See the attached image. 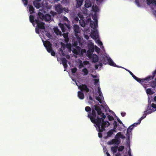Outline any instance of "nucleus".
Returning <instances> with one entry per match:
<instances>
[{
    "label": "nucleus",
    "mask_w": 156,
    "mask_h": 156,
    "mask_svg": "<svg viewBox=\"0 0 156 156\" xmlns=\"http://www.w3.org/2000/svg\"><path fill=\"white\" fill-rule=\"evenodd\" d=\"M30 21V22L32 23L33 25H34V22H35L34 21V17L33 15H30L29 17Z\"/></svg>",
    "instance_id": "5701e85b"
},
{
    "label": "nucleus",
    "mask_w": 156,
    "mask_h": 156,
    "mask_svg": "<svg viewBox=\"0 0 156 156\" xmlns=\"http://www.w3.org/2000/svg\"><path fill=\"white\" fill-rule=\"evenodd\" d=\"M50 13L51 14L53 17L56 14L55 12L53 11H50Z\"/></svg>",
    "instance_id": "ea45409f"
},
{
    "label": "nucleus",
    "mask_w": 156,
    "mask_h": 156,
    "mask_svg": "<svg viewBox=\"0 0 156 156\" xmlns=\"http://www.w3.org/2000/svg\"><path fill=\"white\" fill-rule=\"evenodd\" d=\"M151 86L153 88H155L156 86V82L152 81L151 83Z\"/></svg>",
    "instance_id": "2f4dec72"
},
{
    "label": "nucleus",
    "mask_w": 156,
    "mask_h": 156,
    "mask_svg": "<svg viewBox=\"0 0 156 156\" xmlns=\"http://www.w3.org/2000/svg\"><path fill=\"white\" fill-rule=\"evenodd\" d=\"M117 120L118 122L120 124H122V126H124V124L122 123V121L120 120L119 119L118 117L117 118Z\"/></svg>",
    "instance_id": "a18cd8bd"
},
{
    "label": "nucleus",
    "mask_w": 156,
    "mask_h": 156,
    "mask_svg": "<svg viewBox=\"0 0 156 156\" xmlns=\"http://www.w3.org/2000/svg\"><path fill=\"white\" fill-rule=\"evenodd\" d=\"M106 154H107V156H111L110 155V154L108 152V151H107L106 152Z\"/></svg>",
    "instance_id": "338daca9"
},
{
    "label": "nucleus",
    "mask_w": 156,
    "mask_h": 156,
    "mask_svg": "<svg viewBox=\"0 0 156 156\" xmlns=\"http://www.w3.org/2000/svg\"><path fill=\"white\" fill-rule=\"evenodd\" d=\"M76 83L77 86L81 90V91L83 92V91H85L87 93L89 91V89L88 88L86 85L85 84H82V85L79 86L76 82Z\"/></svg>",
    "instance_id": "423d86ee"
},
{
    "label": "nucleus",
    "mask_w": 156,
    "mask_h": 156,
    "mask_svg": "<svg viewBox=\"0 0 156 156\" xmlns=\"http://www.w3.org/2000/svg\"><path fill=\"white\" fill-rule=\"evenodd\" d=\"M74 31L76 33H79L80 27L78 25L75 24L73 27Z\"/></svg>",
    "instance_id": "a211bd4d"
},
{
    "label": "nucleus",
    "mask_w": 156,
    "mask_h": 156,
    "mask_svg": "<svg viewBox=\"0 0 156 156\" xmlns=\"http://www.w3.org/2000/svg\"><path fill=\"white\" fill-rule=\"evenodd\" d=\"M39 29H40L39 28L37 27L36 28V29H35L36 32L37 34H39L40 33Z\"/></svg>",
    "instance_id": "3c124183"
},
{
    "label": "nucleus",
    "mask_w": 156,
    "mask_h": 156,
    "mask_svg": "<svg viewBox=\"0 0 156 156\" xmlns=\"http://www.w3.org/2000/svg\"><path fill=\"white\" fill-rule=\"evenodd\" d=\"M85 111L88 112L87 116L89 118L92 122L94 123L96 125H98L99 124V121H100V119H98L96 120L95 119V118L96 117V113L94 110V108H92L91 109V108L89 106H86L85 108Z\"/></svg>",
    "instance_id": "f03ea898"
},
{
    "label": "nucleus",
    "mask_w": 156,
    "mask_h": 156,
    "mask_svg": "<svg viewBox=\"0 0 156 156\" xmlns=\"http://www.w3.org/2000/svg\"><path fill=\"white\" fill-rule=\"evenodd\" d=\"M74 20L78 22L79 20V17L77 16H76L75 17Z\"/></svg>",
    "instance_id": "052dcab7"
},
{
    "label": "nucleus",
    "mask_w": 156,
    "mask_h": 156,
    "mask_svg": "<svg viewBox=\"0 0 156 156\" xmlns=\"http://www.w3.org/2000/svg\"><path fill=\"white\" fill-rule=\"evenodd\" d=\"M78 45L77 43V42H75L74 43V46H76Z\"/></svg>",
    "instance_id": "774afa93"
},
{
    "label": "nucleus",
    "mask_w": 156,
    "mask_h": 156,
    "mask_svg": "<svg viewBox=\"0 0 156 156\" xmlns=\"http://www.w3.org/2000/svg\"><path fill=\"white\" fill-rule=\"evenodd\" d=\"M51 16L49 14H46L44 16V19L45 21H48L51 20Z\"/></svg>",
    "instance_id": "f3484780"
},
{
    "label": "nucleus",
    "mask_w": 156,
    "mask_h": 156,
    "mask_svg": "<svg viewBox=\"0 0 156 156\" xmlns=\"http://www.w3.org/2000/svg\"><path fill=\"white\" fill-rule=\"evenodd\" d=\"M106 59H108V63L110 65L115 67H119L117 66L116 64L113 62L110 58L107 57Z\"/></svg>",
    "instance_id": "9d476101"
},
{
    "label": "nucleus",
    "mask_w": 156,
    "mask_h": 156,
    "mask_svg": "<svg viewBox=\"0 0 156 156\" xmlns=\"http://www.w3.org/2000/svg\"><path fill=\"white\" fill-rule=\"evenodd\" d=\"M61 61L62 62V63L63 64L64 67L65 69H66L68 67V65L67 64V60L65 58H62L61 59Z\"/></svg>",
    "instance_id": "ddd939ff"
},
{
    "label": "nucleus",
    "mask_w": 156,
    "mask_h": 156,
    "mask_svg": "<svg viewBox=\"0 0 156 156\" xmlns=\"http://www.w3.org/2000/svg\"><path fill=\"white\" fill-rule=\"evenodd\" d=\"M122 126V124H120V125H118V129L119 131H121L122 129V126Z\"/></svg>",
    "instance_id": "79ce46f5"
},
{
    "label": "nucleus",
    "mask_w": 156,
    "mask_h": 156,
    "mask_svg": "<svg viewBox=\"0 0 156 156\" xmlns=\"http://www.w3.org/2000/svg\"><path fill=\"white\" fill-rule=\"evenodd\" d=\"M77 69L76 68L74 67L72 69L71 71L73 73H75L77 71Z\"/></svg>",
    "instance_id": "a19ab883"
},
{
    "label": "nucleus",
    "mask_w": 156,
    "mask_h": 156,
    "mask_svg": "<svg viewBox=\"0 0 156 156\" xmlns=\"http://www.w3.org/2000/svg\"><path fill=\"white\" fill-rule=\"evenodd\" d=\"M51 53V55L52 56H55V52L54 51L52 50L50 52Z\"/></svg>",
    "instance_id": "864d4df0"
},
{
    "label": "nucleus",
    "mask_w": 156,
    "mask_h": 156,
    "mask_svg": "<svg viewBox=\"0 0 156 156\" xmlns=\"http://www.w3.org/2000/svg\"><path fill=\"white\" fill-rule=\"evenodd\" d=\"M96 128H97L98 129V127H96ZM98 131L99 132L98 133V137L99 138H101L102 137V133H101V132H100L99 131V129H98Z\"/></svg>",
    "instance_id": "49530a36"
},
{
    "label": "nucleus",
    "mask_w": 156,
    "mask_h": 156,
    "mask_svg": "<svg viewBox=\"0 0 156 156\" xmlns=\"http://www.w3.org/2000/svg\"><path fill=\"white\" fill-rule=\"evenodd\" d=\"M66 47L69 50V51L71 50L72 49V45L70 43H67L66 44Z\"/></svg>",
    "instance_id": "72a5a7b5"
},
{
    "label": "nucleus",
    "mask_w": 156,
    "mask_h": 156,
    "mask_svg": "<svg viewBox=\"0 0 156 156\" xmlns=\"http://www.w3.org/2000/svg\"><path fill=\"white\" fill-rule=\"evenodd\" d=\"M54 31L57 34V35H61L62 34L61 32L58 29V27H55L54 28Z\"/></svg>",
    "instance_id": "b1692460"
},
{
    "label": "nucleus",
    "mask_w": 156,
    "mask_h": 156,
    "mask_svg": "<svg viewBox=\"0 0 156 156\" xmlns=\"http://www.w3.org/2000/svg\"><path fill=\"white\" fill-rule=\"evenodd\" d=\"M121 135H122L121 133V132H119L117 133V134L116 135V136H117L119 137H120Z\"/></svg>",
    "instance_id": "4d7b16f0"
},
{
    "label": "nucleus",
    "mask_w": 156,
    "mask_h": 156,
    "mask_svg": "<svg viewBox=\"0 0 156 156\" xmlns=\"http://www.w3.org/2000/svg\"><path fill=\"white\" fill-rule=\"evenodd\" d=\"M130 127H129L127 129V133L126 134L127 137V140L129 141V140L130 138V134L131 133V129H130Z\"/></svg>",
    "instance_id": "aec40b11"
},
{
    "label": "nucleus",
    "mask_w": 156,
    "mask_h": 156,
    "mask_svg": "<svg viewBox=\"0 0 156 156\" xmlns=\"http://www.w3.org/2000/svg\"><path fill=\"white\" fill-rule=\"evenodd\" d=\"M119 141L118 140L113 139L111 141H109L108 144L110 145L115 144L117 145L119 144Z\"/></svg>",
    "instance_id": "f8f14e48"
},
{
    "label": "nucleus",
    "mask_w": 156,
    "mask_h": 156,
    "mask_svg": "<svg viewBox=\"0 0 156 156\" xmlns=\"http://www.w3.org/2000/svg\"><path fill=\"white\" fill-rule=\"evenodd\" d=\"M148 112V110H147V111H144V114H143V116L142 117H141L143 118V119H144V118H145L146 116H147V112Z\"/></svg>",
    "instance_id": "4c0bfd02"
},
{
    "label": "nucleus",
    "mask_w": 156,
    "mask_h": 156,
    "mask_svg": "<svg viewBox=\"0 0 156 156\" xmlns=\"http://www.w3.org/2000/svg\"><path fill=\"white\" fill-rule=\"evenodd\" d=\"M153 76H149L147 77L144 78V81H149L151 79H153L155 75L156 74V69L154 71L153 73Z\"/></svg>",
    "instance_id": "1a4fd4ad"
},
{
    "label": "nucleus",
    "mask_w": 156,
    "mask_h": 156,
    "mask_svg": "<svg viewBox=\"0 0 156 156\" xmlns=\"http://www.w3.org/2000/svg\"><path fill=\"white\" fill-rule=\"evenodd\" d=\"M82 71L83 72L84 75H87L88 73V71L86 68H84L82 69Z\"/></svg>",
    "instance_id": "7c9ffc66"
},
{
    "label": "nucleus",
    "mask_w": 156,
    "mask_h": 156,
    "mask_svg": "<svg viewBox=\"0 0 156 156\" xmlns=\"http://www.w3.org/2000/svg\"><path fill=\"white\" fill-rule=\"evenodd\" d=\"M92 19L94 20L95 23L94 21H91L90 25V27L93 29H95L98 24V20L96 16H94L92 17Z\"/></svg>",
    "instance_id": "39448f33"
},
{
    "label": "nucleus",
    "mask_w": 156,
    "mask_h": 156,
    "mask_svg": "<svg viewBox=\"0 0 156 156\" xmlns=\"http://www.w3.org/2000/svg\"><path fill=\"white\" fill-rule=\"evenodd\" d=\"M89 100L92 101L93 100V98L90 95H89Z\"/></svg>",
    "instance_id": "680f3d73"
},
{
    "label": "nucleus",
    "mask_w": 156,
    "mask_h": 156,
    "mask_svg": "<svg viewBox=\"0 0 156 156\" xmlns=\"http://www.w3.org/2000/svg\"><path fill=\"white\" fill-rule=\"evenodd\" d=\"M147 4L149 5L152 4V3H150L151 2H153L152 0H147Z\"/></svg>",
    "instance_id": "5fc2aeb1"
},
{
    "label": "nucleus",
    "mask_w": 156,
    "mask_h": 156,
    "mask_svg": "<svg viewBox=\"0 0 156 156\" xmlns=\"http://www.w3.org/2000/svg\"><path fill=\"white\" fill-rule=\"evenodd\" d=\"M92 9L95 12H98L99 10L98 7L96 6H93L92 7Z\"/></svg>",
    "instance_id": "473e14b6"
},
{
    "label": "nucleus",
    "mask_w": 156,
    "mask_h": 156,
    "mask_svg": "<svg viewBox=\"0 0 156 156\" xmlns=\"http://www.w3.org/2000/svg\"><path fill=\"white\" fill-rule=\"evenodd\" d=\"M97 34L98 33L97 31H93L91 32L90 36L93 39L96 40L98 38Z\"/></svg>",
    "instance_id": "9b49d317"
},
{
    "label": "nucleus",
    "mask_w": 156,
    "mask_h": 156,
    "mask_svg": "<svg viewBox=\"0 0 156 156\" xmlns=\"http://www.w3.org/2000/svg\"><path fill=\"white\" fill-rule=\"evenodd\" d=\"M86 8H88L91 6V2L90 0H86L84 5Z\"/></svg>",
    "instance_id": "2eb2a0df"
},
{
    "label": "nucleus",
    "mask_w": 156,
    "mask_h": 156,
    "mask_svg": "<svg viewBox=\"0 0 156 156\" xmlns=\"http://www.w3.org/2000/svg\"><path fill=\"white\" fill-rule=\"evenodd\" d=\"M135 3L138 6H140V5L139 4V0H135Z\"/></svg>",
    "instance_id": "603ef678"
},
{
    "label": "nucleus",
    "mask_w": 156,
    "mask_h": 156,
    "mask_svg": "<svg viewBox=\"0 0 156 156\" xmlns=\"http://www.w3.org/2000/svg\"><path fill=\"white\" fill-rule=\"evenodd\" d=\"M108 57L106 56V57H103L102 58V59L101 60V61L102 63L104 64H106L108 63V59H106V58Z\"/></svg>",
    "instance_id": "a878e982"
},
{
    "label": "nucleus",
    "mask_w": 156,
    "mask_h": 156,
    "mask_svg": "<svg viewBox=\"0 0 156 156\" xmlns=\"http://www.w3.org/2000/svg\"><path fill=\"white\" fill-rule=\"evenodd\" d=\"M78 97L80 99H83L84 98V94L82 92L79 91L78 92Z\"/></svg>",
    "instance_id": "6ab92c4d"
},
{
    "label": "nucleus",
    "mask_w": 156,
    "mask_h": 156,
    "mask_svg": "<svg viewBox=\"0 0 156 156\" xmlns=\"http://www.w3.org/2000/svg\"><path fill=\"white\" fill-rule=\"evenodd\" d=\"M29 10L30 12V14H32L34 12V9L32 5H30L29 7Z\"/></svg>",
    "instance_id": "cd10ccee"
},
{
    "label": "nucleus",
    "mask_w": 156,
    "mask_h": 156,
    "mask_svg": "<svg viewBox=\"0 0 156 156\" xmlns=\"http://www.w3.org/2000/svg\"><path fill=\"white\" fill-rule=\"evenodd\" d=\"M38 15L40 19H44V14L41 12L38 13Z\"/></svg>",
    "instance_id": "f704fd0d"
},
{
    "label": "nucleus",
    "mask_w": 156,
    "mask_h": 156,
    "mask_svg": "<svg viewBox=\"0 0 156 156\" xmlns=\"http://www.w3.org/2000/svg\"><path fill=\"white\" fill-rule=\"evenodd\" d=\"M124 149V147L123 146H120L118 149L119 151H122Z\"/></svg>",
    "instance_id": "c9c22d12"
},
{
    "label": "nucleus",
    "mask_w": 156,
    "mask_h": 156,
    "mask_svg": "<svg viewBox=\"0 0 156 156\" xmlns=\"http://www.w3.org/2000/svg\"><path fill=\"white\" fill-rule=\"evenodd\" d=\"M98 42L100 46L102 45V43L99 39L98 40Z\"/></svg>",
    "instance_id": "6e6d98bb"
},
{
    "label": "nucleus",
    "mask_w": 156,
    "mask_h": 156,
    "mask_svg": "<svg viewBox=\"0 0 156 156\" xmlns=\"http://www.w3.org/2000/svg\"><path fill=\"white\" fill-rule=\"evenodd\" d=\"M35 23L37 24V28L42 30H44L45 29V24L39 20L38 18L35 20Z\"/></svg>",
    "instance_id": "20e7f679"
},
{
    "label": "nucleus",
    "mask_w": 156,
    "mask_h": 156,
    "mask_svg": "<svg viewBox=\"0 0 156 156\" xmlns=\"http://www.w3.org/2000/svg\"><path fill=\"white\" fill-rule=\"evenodd\" d=\"M102 63H102V62H99V64L97 65L98 66H102Z\"/></svg>",
    "instance_id": "0e129e2a"
},
{
    "label": "nucleus",
    "mask_w": 156,
    "mask_h": 156,
    "mask_svg": "<svg viewBox=\"0 0 156 156\" xmlns=\"http://www.w3.org/2000/svg\"><path fill=\"white\" fill-rule=\"evenodd\" d=\"M116 130H115L113 129H112L109 130L107 133V136L106 137V138L111 136L113 133L114 132H116Z\"/></svg>",
    "instance_id": "4468645a"
},
{
    "label": "nucleus",
    "mask_w": 156,
    "mask_h": 156,
    "mask_svg": "<svg viewBox=\"0 0 156 156\" xmlns=\"http://www.w3.org/2000/svg\"><path fill=\"white\" fill-rule=\"evenodd\" d=\"M25 5H27L28 3L27 0H22Z\"/></svg>",
    "instance_id": "de8ad7c7"
},
{
    "label": "nucleus",
    "mask_w": 156,
    "mask_h": 156,
    "mask_svg": "<svg viewBox=\"0 0 156 156\" xmlns=\"http://www.w3.org/2000/svg\"><path fill=\"white\" fill-rule=\"evenodd\" d=\"M92 61L95 63L98 61V56L96 54H94L92 57Z\"/></svg>",
    "instance_id": "dca6fc26"
},
{
    "label": "nucleus",
    "mask_w": 156,
    "mask_h": 156,
    "mask_svg": "<svg viewBox=\"0 0 156 156\" xmlns=\"http://www.w3.org/2000/svg\"><path fill=\"white\" fill-rule=\"evenodd\" d=\"M96 100L99 101L100 103H101V98L99 96L96 97Z\"/></svg>",
    "instance_id": "09e8293b"
},
{
    "label": "nucleus",
    "mask_w": 156,
    "mask_h": 156,
    "mask_svg": "<svg viewBox=\"0 0 156 156\" xmlns=\"http://www.w3.org/2000/svg\"><path fill=\"white\" fill-rule=\"evenodd\" d=\"M94 85H97V84L99 82V79H94Z\"/></svg>",
    "instance_id": "37998d69"
},
{
    "label": "nucleus",
    "mask_w": 156,
    "mask_h": 156,
    "mask_svg": "<svg viewBox=\"0 0 156 156\" xmlns=\"http://www.w3.org/2000/svg\"><path fill=\"white\" fill-rule=\"evenodd\" d=\"M143 119V118L141 117L140 118V119L138 120V124H139L140 123L141 121Z\"/></svg>",
    "instance_id": "bf43d9fd"
},
{
    "label": "nucleus",
    "mask_w": 156,
    "mask_h": 156,
    "mask_svg": "<svg viewBox=\"0 0 156 156\" xmlns=\"http://www.w3.org/2000/svg\"><path fill=\"white\" fill-rule=\"evenodd\" d=\"M126 114V113L125 112H122L121 113V115L122 116L124 117Z\"/></svg>",
    "instance_id": "13d9d810"
},
{
    "label": "nucleus",
    "mask_w": 156,
    "mask_h": 156,
    "mask_svg": "<svg viewBox=\"0 0 156 156\" xmlns=\"http://www.w3.org/2000/svg\"><path fill=\"white\" fill-rule=\"evenodd\" d=\"M79 23L80 25L83 27H84L85 26V23L84 21L83 20H80L79 21Z\"/></svg>",
    "instance_id": "c85d7f7f"
},
{
    "label": "nucleus",
    "mask_w": 156,
    "mask_h": 156,
    "mask_svg": "<svg viewBox=\"0 0 156 156\" xmlns=\"http://www.w3.org/2000/svg\"><path fill=\"white\" fill-rule=\"evenodd\" d=\"M59 26L60 27V28H61V30L63 32H65L66 30V28L64 27V25L61 23H59Z\"/></svg>",
    "instance_id": "4be33fe9"
},
{
    "label": "nucleus",
    "mask_w": 156,
    "mask_h": 156,
    "mask_svg": "<svg viewBox=\"0 0 156 156\" xmlns=\"http://www.w3.org/2000/svg\"><path fill=\"white\" fill-rule=\"evenodd\" d=\"M151 107L154 109V110H156V104L154 103H152L151 104Z\"/></svg>",
    "instance_id": "8fccbe9b"
},
{
    "label": "nucleus",
    "mask_w": 156,
    "mask_h": 156,
    "mask_svg": "<svg viewBox=\"0 0 156 156\" xmlns=\"http://www.w3.org/2000/svg\"><path fill=\"white\" fill-rule=\"evenodd\" d=\"M94 110L96 111H97L98 114V115L100 116L101 117H99L98 116L96 115V117L95 118V121L98 119H100V121H98L99 124L98 125H96V127H98V128L99 131L100 132H103L105 130V128L108 127L110 125L109 122L107 121H104V120L106 117V116L104 115V113H103L101 111V109L98 105H94Z\"/></svg>",
    "instance_id": "f257e3e1"
},
{
    "label": "nucleus",
    "mask_w": 156,
    "mask_h": 156,
    "mask_svg": "<svg viewBox=\"0 0 156 156\" xmlns=\"http://www.w3.org/2000/svg\"><path fill=\"white\" fill-rule=\"evenodd\" d=\"M55 9L58 14L61 13L63 11V9L62 5L59 4H57L55 6Z\"/></svg>",
    "instance_id": "6e6552de"
},
{
    "label": "nucleus",
    "mask_w": 156,
    "mask_h": 156,
    "mask_svg": "<svg viewBox=\"0 0 156 156\" xmlns=\"http://www.w3.org/2000/svg\"><path fill=\"white\" fill-rule=\"evenodd\" d=\"M127 71H128L130 74L133 77V78L137 81L138 82L142 84L144 82V79H140L139 78L136 76L135 75H134L133 73L131 72L130 70H126Z\"/></svg>",
    "instance_id": "0eeeda50"
},
{
    "label": "nucleus",
    "mask_w": 156,
    "mask_h": 156,
    "mask_svg": "<svg viewBox=\"0 0 156 156\" xmlns=\"http://www.w3.org/2000/svg\"><path fill=\"white\" fill-rule=\"evenodd\" d=\"M138 124H139L138 122L137 123L135 122V123H134L133 124L131 125L129 127H130V128H131V127H132V126L133 127H136Z\"/></svg>",
    "instance_id": "c03bdc74"
},
{
    "label": "nucleus",
    "mask_w": 156,
    "mask_h": 156,
    "mask_svg": "<svg viewBox=\"0 0 156 156\" xmlns=\"http://www.w3.org/2000/svg\"><path fill=\"white\" fill-rule=\"evenodd\" d=\"M43 41V44L44 46L46 48L48 52L50 53L52 49V45L50 41H46L44 42Z\"/></svg>",
    "instance_id": "7ed1b4c3"
},
{
    "label": "nucleus",
    "mask_w": 156,
    "mask_h": 156,
    "mask_svg": "<svg viewBox=\"0 0 156 156\" xmlns=\"http://www.w3.org/2000/svg\"><path fill=\"white\" fill-rule=\"evenodd\" d=\"M107 117L109 120L110 121L113 120L114 119L113 117L112 116L108 115Z\"/></svg>",
    "instance_id": "58836bf2"
},
{
    "label": "nucleus",
    "mask_w": 156,
    "mask_h": 156,
    "mask_svg": "<svg viewBox=\"0 0 156 156\" xmlns=\"http://www.w3.org/2000/svg\"><path fill=\"white\" fill-rule=\"evenodd\" d=\"M98 90L99 96L100 97H101V96H102V94L101 91V89L99 87H98Z\"/></svg>",
    "instance_id": "e433bc0d"
},
{
    "label": "nucleus",
    "mask_w": 156,
    "mask_h": 156,
    "mask_svg": "<svg viewBox=\"0 0 156 156\" xmlns=\"http://www.w3.org/2000/svg\"><path fill=\"white\" fill-rule=\"evenodd\" d=\"M146 92L147 94H149L150 95H152L154 93V92L151 88L147 89L146 90Z\"/></svg>",
    "instance_id": "bb28decb"
},
{
    "label": "nucleus",
    "mask_w": 156,
    "mask_h": 156,
    "mask_svg": "<svg viewBox=\"0 0 156 156\" xmlns=\"http://www.w3.org/2000/svg\"><path fill=\"white\" fill-rule=\"evenodd\" d=\"M118 148V147L117 146L111 147V150L113 154L116 153Z\"/></svg>",
    "instance_id": "393cba45"
},
{
    "label": "nucleus",
    "mask_w": 156,
    "mask_h": 156,
    "mask_svg": "<svg viewBox=\"0 0 156 156\" xmlns=\"http://www.w3.org/2000/svg\"><path fill=\"white\" fill-rule=\"evenodd\" d=\"M120 138H121L122 139H124L126 138V137L124 135L122 134L120 137Z\"/></svg>",
    "instance_id": "e2e57ef3"
},
{
    "label": "nucleus",
    "mask_w": 156,
    "mask_h": 156,
    "mask_svg": "<svg viewBox=\"0 0 156 156\" xmlns=\"http://www.w3.org/2000/svg\"><path fill=\"white\" fill-rule=\"evenodd\" d=\"M77 1L76 6L77 7H80L82 5L83 0H76Z\"/></svg>",
    "instance_id": "412c9836"
},
{
    "label": "nucleus",
    "mask_w": 156,
    "mask_h": 156,
    "mask_svg": "<svg viewBox=\"0 0 156 156\" xmlns=\"http://www.w3.org/2000/svg\"><path fill=\"white\" fill-rule=\"evenodd\" d=\"M115 156H120L121 154L120 153H117L115 155Z\"/></svg>",
    "instance_id": "69168bd1"
},
{
    "label": "nucleus",
    "mask_w": 156,
    "mask_h": 156,
    "mask_svg": "<svg viewBox=\"0 0 156 156\" xmlns=\"http://www.w3.org/2000/svg\"><path fill=\"white\" fill-rule=\"evenodd\" d=\"M113 129L114 130H115L118 126V124L116 121H114V122L113 123Z\"/></svg>",
    "instance_id": "c756f323"
}]
</instances>
